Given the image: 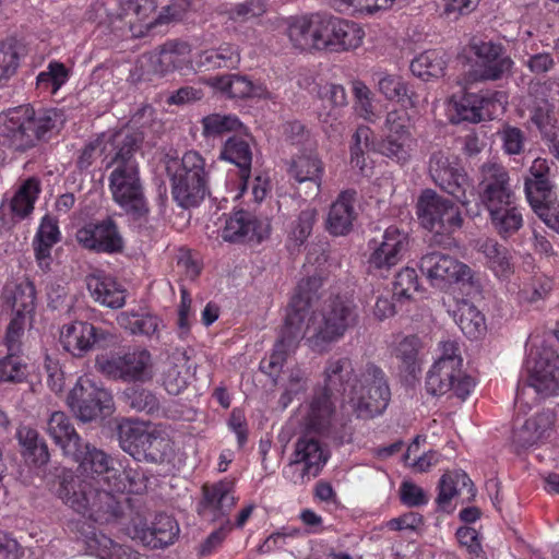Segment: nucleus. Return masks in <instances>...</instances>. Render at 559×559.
<instances>
[{"label": "nucleus", "mask_w": 559, "mask_h": 559, "mask_svg": "<svg viewBox=\"0 0 559 559\" xmlns=\"http://www.w3.org/2000/svg\"><path fill=\"white\" fill-rule=\"evenodd\" d=\"M316 13L290 16L286 20V34L292 45L302 51L318 50Z\"/></svg>", "instance_id": "obj_32"}, {"label": "nucleus", "mask_w": 559, "mask_h": 559, "mask_svg": "<svg viewBox=\"0 0 559 559\" xmlns=\"http://www.w3.org/2000/svg\"><path fill=\"white\" fill-rule=\"evenodd\" d=\"M205 83L231 98L257 97L275 100L273 93L264 84H255L245 76L226 74L209 78Z\"/></svg>", "instance_id": "obj_28"}, {"label": "nucleus", "mask_w": 559, "mask_h": 559, "mask_svg": "<svg viewBox=\"0 0 559 559\" xmlns=\"http://www.w3.org/2000/svg\"><path fill=\"white\" fill-rule=\"evenodd\" d=\"M330 453L314 437L305 435L296 444L285 473L294 483L316 477L329 460Z\"/></svg>", "instance_id": "obj_15"}, {"label": "nucleus", "mask_w": 559, "mask_h": 559, "mask_svg": "<svg viewBox=\"0 0 559 559\" xmlns=\"http://www.w3.org/2000/svg\"><path fill=\"white\" fill-rule=\"evenodd\" d=\"M123 533L132 540L156 549L173 544L179 535V526H124Z\"/></svg>", "instance_id": "obj_37"}, {"label": "nucleus", "mask_w": 559, "mask_h": 559, "mask_svg": "<svg viewBox=\"0 0 559 559\" xmlns=\"http://www.w3.org/2000/svg\"><path fill=\"white\" fill-rule=\"evenodd\" d=\"M155 425L127 420L119 425V442L124 452L131 455L146 452L150 449L148 441L152 438Z\"/></svg>", "instance_id": "obj_36"}, {"label": "nucleus", "mask_w": 559, "mask_h": 559, "mask_svg": "<svg viewBox=\"0 0 559 559\" xmlns=\"http://www.w3.org/2000/svg\"><path fill=\"white\" fill-rule=\"evenodd\" d=\"M112 335L85 321L64 324L60 331V343L75 357H82L102 342H109Z\"/></svg>", "instance_id": "obj_23"}, {"label": "nucleus", "mask_w": 559, "mask_h": 559, "mask_svg": "<svg viewBox=\"0 0 559 559\" xmlns=\"http://www.w3.org/2000/svg\"><path fill=\"white\" fill-rule=\"evenodd\" d=\"M476 93H465L461 97H452L449 103L450 119L454 123L467 121L477 123L481 121Z\"/></svg>", "instance_id": "obj_48"}, {"label": "nucleus", "mask_w": 559, "mask_h": 559, "mask_svg": "<svg viewBox=\"0 0 559 559\" xmlns=\"http://www.w3.org/2000/svg\"><path fill=\"white\" fill-rule=\"evenodd\" d=\"M269 218H255L246 211H237L225 221L222 238L226 241H257L269 237Z\"/></svg>", "instance_id": "obj_24"}, {"label": "nucleus", "mask_w": 559, "mask_h": 559, "mask_svg": "<svg viewBox=\"0 0 559 559\" xmlns=\"http://www.w3.org/2000/svg\"><path fill=\"white\" fill-rule=\"evenodd\" d=\"M393 356L409 372L420 364L421 341L416 335H396L391 344Z\"/></svg>", "instance_id": "obj_41"}, {"label": "nucleus", "mask_w": 559, "mask_h": 559, "mask_svg": "<svg viewBox=\"0 0 559 559\" xmlns=\"http://www.w3.org/2000/svg\"><path fill=\"white\" fill-rule=\"evenodd\" d=\"M552 288V281L543 273H534L530 278H523L519 286V299L533 304L544 299Z\"/></svg>", "instance_id": "obj_53"}, {"label": "nucleus", "mask_w": 559, "mask_h": 559, "mask_svg": "<svg viewBox=\"0 0 559 559\" xmlns=\"http://www.w3.org/2000/svg\"><path fill=\"white\" fill-rule=\"evenodd\" d=\"M417 216L424 228L437 235H452L463 225L459 206L432 190H425L420 194Z\"/></svg>", "instance_id": "obj_11"}, {"label": "nucleus", "mask_w": 559, "mask_h": 559, "mask_svg": "<svg viewBox=\"0 0 559 559\" xmlns=\"http://www.w3.org/2000/svg\"><path fill=\"white\" fill-rule=\"evenodd\" d=\"M424 441L425 438L417 436L404 454L405 465L417 473H426L441 461V454L437 451L429 450L419 453L420 444Z\"/></svg>", "instance_id": "obj_49"}, {"label": "nucleus", "mask_w": 559, "mask_h": 559, "mask_svg": "<svg viewBox=\"0 0 559 559\" xmlns=\"http://www.w3.org/2000/svg\"><path fill=\"white\" fill-rule=\"evenodd\" d=\"M354 95V108L357 115L369 122L378 119V114L373 104V94L370 88L360 80L352 82Z\"/></svg>", "instance_id": "obj_55"}, {"label": "nucleus", "mask_w": 559, "mask_h": 559, "mask_svg": "<svg viewBox=\"0 0 559 559\" xmlns=\"http://www.w3.org/2000/svg\"><path fill=\"white\" fill-rule=\"evenodd\" d=\"M117 320L118 324L131 334L152 336L160 326V320L151 313L121 312Z\"/></svg>", "instance_id": "obj_52"}, {"label": "nucleus", "mask_w": 559, "mask_h": 559, "mask_svg": "<svg viewBox=\"0 0 559 559\" xmlns=\"http://www.w3.org/2000/svg\"><path fill=\"white\" fill-rule=\"evenodd\" d=\"M219 157L240 169V176L245 178L250 174L252 151L248 140L240 136H230L224 144Z\"/></svg>", "instance_id": "obj_44"}, {"label": "nucleus", "mask_w": 559, "mask_h": 559, "mask_svg": "<svg viewBox=\"0 0 559 559\" xmlns=\"http://www.w3.org/2000/svg\"><path fill=\"white\" fill-rule=\"evenodd\" d=\"M525 194L533 209L552 200L551 185L548 179H525Z\"/></svg>", "instance_id": "obj_64"}, {"label": "nucleus", "mask_w": 559, "mask_h": 559, "mask_svg": "<svg viewBox=\"0 0 559 559\" xmlns=\"http://www.w3.org/2000/svg\"><path fill=\"white\" fill-rule=\"evenodd\" d=\"M75 238L84 249L95 252L117 253L124 246L118 226L111 218L84 225L78 229Z\"/></svg>", "instance_id": "obj_20"}, {"label": "nucleus", "mask_w": 559, "mask_h": 559, "mask_svg": "<svg viewBox=\"0 0 559 559\" xmlns=\"http://www.w3.org/2000/svg\"><path fill=\"white\" fill-rule=\"evenodd\" d=\"M290 175L299 183L311 182L314 186L316 195L320 194L324 166L317 154H301L290 165Z\"/></svg>", "instance_id": "obj_38"}, {"label": "nucleus", "mask_w": 559, "mask_h": 559, "mask_svg": "<svg viewBox=\"0 0 559 559\" xmlns=\"http://www.w3.org/2000/svg\"><path fill=\"white\" fill-rule=\"evenodd\" d=\"M429 171L441 189L461 204H468V195L473 194V186L456 162L451 160L442 153L433 154L429 162Z\"/></svg>", "instance_id": "obj_17"}, {"label": "nucleus", "mask_w": 559, "mask_h": 559, "mask_svg": "<svg viewBox=\"0 0 559 559\" xmlns=\"http://www.w3.org/2000/svg\"><path fill=\"white\" fill-rule=\"evenodd\" d=\"M35 287L33 283L23 281L19 284L7 285L2 293V312H10L5 342L13 349L26 326H31L35 313Z\"/></svg>", "instance_id": "obj_10"}, {"label": "nucleus", "mask_w": 559, "mask_h": 559, "mask_svg": "<svg viewBox=\"0 0 559 559\" xmlns=\"http://www.w3.org/2000/svg\"><path fill=\"white\" fill-rule=\"evenodd\" d=\"M445 60L442 52L431 49L417 55L411 62L412 73L421 79L440 78L444 74Z\"/></svg>", "instance_id": "obj_45"}, {"label": "nucleus", "mask_w": 559, "mask_h": 559, "mask_svg": "<svg viewBox=\"0 0 559 559\" xmlns=\"http://www.w3.org/2000/svg\"><path fill=\"white\" fill-rule=\"evenodd\" d=\"M319 99L328 102L331 106L329 111L319 114V121L322 124L324 132L331 136L332 132L337 131L338 120L341 117L340 110L347 106V95L343 85L335 83H316L311 90Z\"/></svg>", "instance_id": "obj_27"}, {"label": "nucleus", "mask_w": 559, "mask_h": 559, "mask_svg": "<svg viewBox=\"0 0 559 559\" xmlns=\"http://www.w3.org/2000/svg\"><path fill=\"white\" fill-rule=\"evenodd\" d=\"M453 317L462 332L469 338H478L486 332L484 314L467 300L457 301Z\"/></svg>", "instance_id": "obj_40"}, {"label": "nucleus", "mask_w": 559, "mask_h": 559, "mask_svg": "<svg viewBox=\"0 0 559 559\" xmlns=\"http://www.w3.org/2000/svg\"><path fill=\"white\" fill-rule=\"evenodd\" d=\"M480 173V201L488 212L489 222L495 231L502 239H508L524 224L522 209L510 186L509 174L502 165L497 163L484 164Z\"/></svg>", "instance_id": "obj_5"}, {"label": "nucleus", "mask_w": 559, "mask_h": 559, "mask_svg": "<svg viewBox=\"0 0 559 559\" xmlns=\"http://www.w3.org/2000/svg\"><path fill=\"white\" fill-rule=\"evenodd\" d=\"M121 143L115 153V167L109 175V190L116 204L133 221H145L150 213L139 164L133 157L136 139L122 131L114 134Z\"/></svg>", "instance_id": "obj_4"}, {"label": "nucleus", "mask_w": 559, "mask_h": 559, "mask_svg": "<svg viewBox=\"0 0 559 559\" xmlns=\"http://www.w3.org/2000/svg\"><path fill=\"white\" fill-rule=\"evenodd\" d=\"M377 90L388 100L407 102L409 107L416 105L415 95L409 91L407 82L397 74L380 73L377 80Z\"/></svg>", "instance_id": "obj_42"}, {"label": "nucleus", "mask_w": 559, "mask_h": 559, "mask_svg": "<svg viewBox=\"0 0 559 559\" xmlns=\"http://www.w3.org/2000/svg\"><path fill=\"white\" fill-rule=\"evenodd\" d=\"M317 215L316 207L308 206L302 210L290 225L289 240L294 241L296 246L302 245L312 231Z\"/></svg>", "instance_id": "obj_60"}, {"label": "nucleus", "mask_w": 559, "mask_h": 559, "mask_svg": "<svg viewBox=\"0 0 559 559\" xmlns=\"http://www.w3.org/2000/svg\"><path fill=\"white\" fill-rule=\"evenodd\" d=\"M165 169L173 198L179 206L195 207L209 194L205 159L198 152L189 151L182 158L166 159Z\"/></svg>", "instance_id": "obj_7"}, {"label": "nucleus", "mask_w": 559, "mask_h": 559, "mask_svg": "<svg viewBox=\"0 0 559 559\" xmlns=\"http://www.w3.org/2000/svg\"><path fill=\"white\" fill-rule=\"evenodd\" d=\"M476 251L483 257L484 265L500 282L507 285L509 292L515 293L511 277L515 273L512 252L493 238H480L475 243Z\"/></svg>", "instance_id": "obj_21"}, {"label": "nucleus", "mask_w": 559, "mask_h": 559, "mask_svg": "<svg viewBox=\"0 0 559 559\" xmlns=\"http://www.w3.org/2000/svg\"><path fill=\"white\" fill-rule=\"evenodd\" d=\"M298 306V302H296L294 305L293 311L287 309L281 338L275 344L269 359L267 368L270 372L281 369L286 360L287 355L296 349L299 341L302 338L306 340V335L302 332L305 314L300 312L302 308Z\"/></svg>", "instance_id": "obj_25"}, {"label": "nucleus", "mask_w": 559, "mask_h": 559, "mask_svg": "<svg viewBox=\"0 0 559 559\" xmlns=\"http://www.w3.org/2000/svg\"><path fill=\"white\" fill-rule=\"evenodd\" d=\"M418 277L415 269L406 266L396 274L393 283V293L394 296L409 299L418 290Z\"/></svg>", "instance_id": "obj_62"}, {"label": "nucleus", "mask_w": 559, "mask_h": 559, "mask_svg": "<svg viewBox=\"0 0 559 559\" xmlns=\"http://www.w3.org/2000/svg\"><path fill=\"white\" fill-rule=\"evenodd\" d=\"M21 47L12 41L0 45V80L13 75L21 59Z\"/></svg>", "instance_id": "obj_63"}, {"label": "nucleus", "mask_w": 559, "mask_h": 559, "mask_svg": "<svg viewBox=\"0 0 559 559\" xmlns=\"http://www.w3.org/2000/svg\"><path fill=\"white\" fill-rule=\"evenodd\" d=\"M86 286L92 298L102 306L118 309L126 304V289L115 277L102 271L86 276Z\"/></svg>", "instance_id": "obj_29"}, {"label": "nucleus", "mask_w": 559, "mask_h": 559, "mask_svg": "<svg viewBox=\"0 0 559 559\" xmlns=\"http://www.w3.org/2000/svg\"><path fill=\"white\" fill-rule=\"evenodd\" d=\"M67 404L81 421H93L112 411V396L87 374L78 379Z\"/></svg>", "instance_id": "obj_13"}, {"label": "nucleus", "mask_w": 559, "mask_h": 559, "mask_svg": "<svg viewBox=\"0 0 559 559\" xmlns=\"http://www.w3.org/2000/svg\"><path fill=\"white\" fill-rule=\"evenodd\" d=\"M85 549L90 555L105 559L116 544L111 538L99 532L96 526H86L82 532Z\"/></svg>", "instance_id": "obj_58"}, {"label": "nucleus", "mask_w": 559, "mask_h": 559, "mask_svg": "<svg viewBox=\"0 0 559 559\" xmlns=\"http://www.w3.org/2000/svg\"><path fill=\"white\" fill-rule=\"evenodd\" d=\"M365 31L362 26L354 21L338 17L334 52L355 50L364 43Z\"/></svg>", "instance_id": "obj_46"}, {"label": "nucleus", "mask_w": 559, "mask_h": 559, "mask_svg": "<svg viewBox=\"0 0 559 559\" xmlns=\"http://www.w3.org/2000/svg\"><path fill=\"white\" fill-rule=\"evenodd\" d=\"M555 414L551 411L538 413L528 418L513 435L514 442L521 447L533 445L544 438L554 427Z\"/></svg>", "instance_id": "obj_39"}, {"label": "nucleus", "mask_w": 559, "mask_h": 559, "mask_svg": "<svg viewBox=\"0 0 559 559\" xmlns=\"http://www.w3.org/2000/svg\"><path fill=\"white\" fill-rule=\"evenodd\" d=\"M169 73L159 51H153L141 56L134 70L131 72L133 81H154Z\"/></svg>", "instance_id": "obj_51"}, {"label": "nucleus", "mask_w": 559, "mask_h": 559, "mask_svg": "<svg viewBox=\"0 0 559 559\" xmlns=\"http://www.w3.org/2000/svg\"><path fill=\"white\" fill-rule=\"evenodd\" d=\"M320 286L321 277L319 276L301 280L288 305L289 311H293L296 302H298V307L302 308L300 311L305 314L302 332L306 335L307 344L316 352L328 350L358 320L356 305L347 297L337 296L325 301L322 310L317 313L314 305Z\"/></svg>", "instance_id": "obj_3"}, {"label": "nucleus", "mask_w": 559, "mask_h": 559, "mask_svg": "<svg viewBox=\"0 0 559 559\" xmlns=\"http://www.w3.org/2000/svg\"><path fill=\"white\" fill-rule=\"evenodd\" d=\"M476 95L479 100L477 104L481 121L495 119L504 112L508 104V96L504 92H480Z\"/></svg>", "instance_id": "obj_57"}, {"label": "nucleus", "mask_w": 559, "mask_h": 559, "mask_svg": "<svg viewBox=\"0 0 559 559\" xmlns=\"http://www.w3.org/2000/svg\"><path fill=\"white\" fill-rule=\"evenodd\" d=\"M531 386L543 395L554 394L559 388V357L549 347L531 344L525 362Z\"/></svg>", "instance_id": "obj_16"}, {"label": "nucleus", "mask_w": 559, "mask_h": 559, "mask_svg": "<svg viewBox=\"0 0 559 559\" xmlns=\"http://www.w3.org/2000/svg\"><path fill=\"white\" fill-rule=\"evenodd\" d=\"M352 373L353 366L348 358H331L328 361L324 391L299 409L298 417L307 429L329 435L335 427L331 393L340 388L344 390V408H349L359 418H372L386 408L390 390L383 372L370 367L359 378H352Z\"/></svg>", "instance_id": "obj_1"}, {"label": "nucleus", "mask_w": 559, "mask_h": 559, "mask_svg": "<svg viewBox=\"0 0 559 559\" xmlns=\"http://www.w3.org/2000/svg\"><path fill=\"white\" fill-rule=\"evenodd\" d=\"M417 148V140L411 132V117L406 110L392 109L384 121V138L380 153L392 162L405 165Z\"/></svg>", "instance_id": "obj_12"}, {"label": "nucleus", "mask_w": 559, "mask_h": 559, "mask_svg": "<svg viewBox=\"0 0 559 559\" xmlns=\"http://www.w3.org/2000/svg\"><path fill=\"white\" fill-rule=\"evenodd\" d=\"M191 5L189 0H171L156 19H151L155 10L154 0H126L109 9L108 23L115 25L117 22H123L134 35H142L144 32L136 31L138 26L148 31L157 24L178 21Z\"/></svg>", "instance_id": "obj_8"}, {"label": "nucleus", "mask_w": 559, "mask_h": 559, "mask_svg": "<svg viewBox=\"0 0 559 559\" xmlns=\"http://www.w3.org/2000/svg\"><path fill=\"white\" fill-rule=\"evenodd\" d=\"M396 0H333L332 5L345 14L376 15L390 10Z\"/></svg>", "instance_id": "obj_50"}, {"label": "nucleus", "mask_w": 559, "mask_h": 559, "mask_svg": "<svg viewBox=\"0 0 559 559\" xmlns=\"http://www.w3.org/2000/svg\"><path fill=\"white\" fill-rule=\"evenodd\" d=\"M193 376L194 369L189 358L182 353H176L168 358L163 385L169 394L178 395L187 389Z\"/></svg>", "instance_id": "obj_33"}, {"label": "nucleus", "mask_w": 559, "mask_h": 559, "mask_svg": "<svg viewBox=\"0 0 559 559\" xmlns=\"http://www.w3.org/2000/svg\"><path fill=\"white\" fill-rule=\"evenodd\" d=\"M95 368L105 377L124 382H145L153 377V358L145 348L97 355Z\"/></svg>", "instance_id": "obj_9"}, {"label": "nucleus", "mask_w": 559, "mask_h": 559, "mask_svg": "<svg viewBox=\"0 0 559 559\" xmlns=\"http://www.w3.org/2000/svg\"><path fill=\"white\" fill-rule=\"evenodd\" d=\"M60 123L62 119L56 109L36 112L31 106H19L0 114V136L15 150L24 151Z\"/></svg>", "instance_id": "obj_6"}, {"label": "nucleus", "mask_w": 559, "mask_h": 559, "mask_svg": "<svg viewBox=\"0 0 559 559\" xmlns=\"http://www.w3.org/2000/svg\"><path fill=\"white\" fill-rule=\"evenodd\" d=\"M47 433L68 457L75 454L78 448L83 443L70 419L62 412L51 414L47 424Z\"/></svg>", "instance_id": "obj_35"}, {"label": "nucleus", "mask_w": 559, "mask_h": 559, "mask_svg": "<svg viewBox=\"0 0 559 559\" xmlns=\"http://www.w3.org/2000/svg\"><path fill=\"white\" fill-rule=\"evenodd\" d=\"M409 249V236L397 226H389L383 231L381 240L369 243L370 253L367 269L370 273L383 275L399 264Z\"/></svg>", "instance_id": "obj_14"}, {"label": "nucleus", "mask_w": 559, "mask_h": 559, "mask_svg": "<svg viewBox=\"0 0 559 559\" xmlns=\"http://www.w3.org/2000/svg\"><path fill=\"white\" fill-rule=\"evenodd\" d=\"M203 135L221 136L227 132L240 131L243 126L236 116L213 114L202 119Z\"/></svg>", "instance_id": "obj_56"}, {"label": "nucleus", "mask_w": 559, "mask_h": 559, "mask_svg": "<svg viewBox=\"0 0 559 559\" xmlns=\"http://www.w3.org/2000/svg\"><path fill=\"white\" fill-rule=\"evenodd\" d=\"M356 192L346 190L338 194L337 199L331 204L326 217L325 228L333 236L347 235L356 219L354 207Z\"/></svg>", "instance_id": "obj_30"}, {"label": "nucleus", "mask_w": 559, "mask_h": 559, "mask_svg": "<svg viewBox=\"0 0 559 559\" xmlns=\"http://www.w3.org/2000/svg\"><path fill=\"white\" fill-rule=\"evenodd\" d=\"M472 50L476 57L473 71L475 80L500 79L513 66L512 59L500 44L479 41L472 46Z\"/></svg>", "instance_id": "obj_22"}, {"label": "nucleus", "mask_w": 559, "mask_h": 559, "mask_svg": "<svg viewBox=\"0 0 559 559\" xmlns=\"http://www.w3.org/2000/svg\"><path fill=\"white\" fill-rule=\"evenodd\" d=\"M235 503L234 483L224 479L213 485L203 486V499L199 512L217 520L219 515L229 512Z\"/></svg>", "instance_id": "obj_31"}, {"label": "nucleus", "mask_w": 559, "mask_h": 559, "mask_svg": "<svg viewBox=\"0 0 559 559\" xmlns=\"http://www.w3.org/2000/svg\"><path fill=\"white\" fill-rule=\"evenodd\" d=\"M419 269L430 284L439 288L471 278V269L466 264L441 252H429L421 257Z\"/></svg>", "instance_id": "obj_19"}, {"label": "nucleus", "mask_w": 559, "mask_h": 559, "mask_svg": "<svg viewBox=\"0 0 559 559\" xmlns=\"http://www.w3.org/2000/svg\"><path fill=\"white\" fill-rule=\"evenodd\" d=\"M69 80V71L63 63L51 61L47 70L37 75V85L39 88L50 91L56 94L59 88Z\"/></svg>", "instance_id": "obj_61"}, {"label": "nucleus", "mask_w": 559, "mask_h": 559, "mask_svg": "<svg viewBox=\"0 0 559 559\" xmlns=\"http://www.w3.org/2000/svg\"><path fill=\"white\" fill-rule=\"evenodd\" d=\"M316 16L319 51H333V44H335V35L340 16H335L326 12H316Z\"/></svg>", "instance_id": "obj_59"}, {"label": "nucleus", "mask_w": 559, "mask_h": 559, "mask_svg": "<svg viewBox=\"0 0 559 559\" xmlns=\"http://www.w3.org/2000/svg\"><path fill=\"white\" fill-rule=\"evenodd\" d=\"M437 489V509L447 514L455 510L456 504L454 500L464 491H466L468 500L474 498L476 493L473 481L462 469L447 471L443 473L439 479Z\"/></svg>", "instance_id": "obj_26"}, {"label": "nucleus", "mask_w": 559, "mask_h": 559, "mask_svg": "<svg viewBox=\"0 0 559 559\" xmlns=\"http://www.w3.org/2000/svg\"><path fill=\"white\" fill-rule=\"evenodd\" d=\"M169 72L173 70H192L190 61V46L187 43L170 41L158 50Z\"/></svg>", "instance_id": "obj_54"}, {"label": "nucleus", "mask_w": 559, "mask_h": 559, "mask_svg": "<svg viewBox=\"0 0 559 559\" xmlns=\"http://www.w3.org/2000/svg\"><path fill=\"white\" fill-rule=\"evenodd\" d=\"M20 444L23 448V455L35 465L46 464L49 460L48 448L39 440L38 432L29 427L23 426L16 432Z\"/></svg>", "instance_id": "obj_47"}, {"label": "nucleus", "mask_w": 559, "mask_h": 559, "mask_svg": "<svg viewBox=\"0 0 559 559\" xmlns=\"http://www.w3.org/2000/svg\"><path fill=\"white\" fill-rule=\"evenodd\" d=\"M240 61L238 48L231 44H222L216 49H209L198 55L194 62L198 68H234Z\"/></svg>", "instance_id": "obj_43"}, {"label": "nucleus", "mask_w": 559, "mask_h": 559, "mask_svg": "<svg viewBox=\"0 0 559 559\" xmlns=\"http://www.w3.org/2000/svg\"><path fill=\"white\" fill-rule=\"evenodd\" d=\"M60 237L58 222L49 215L44 216L34 239L35 258L43 271L50 270L51 249L59 242Z\"/></svg>", "instance_id": "obj_34"}, {"label": "nucleus", "mask_w": 559, "mask_h": 559, "mask_svg": "<svg viewBox=\"0 0 559 559\" xmlns=\"http://www.w3.org/2000/svg\"><path fill=\"white\" fill-rule=\"evenodd\" d=\"M79 468L86 476L97 478L107 485L103 491L93 490L91 485L80 477L63 478L58 495L60 499L76 513L88 514L94 521H98L93 514L100 509V502L112 500L110 492L142 493L146 489L144 476L139 471L123 466L115 461L103 450L91 443H82L75 454H71Z\"/></svg>", "instance_id": "obj_2"}, {"label": "nucleus", "mask_w": 559, "mask_h": 559, "mask_svg": "<svg viewBox=\"0 0 559 559\" xmlns=\"http://www.w3.org/2000/svg\"><path fill=\"white\" fill-rule=\"evenodd\" d=\"M474 388V381L455 364L435 362L426 377L427 392L432 395L452 393L465 400Z\"/></svg>", "instance_id": "obj_18"}]
</instances>
